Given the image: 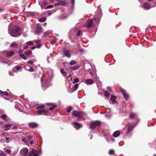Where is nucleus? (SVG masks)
I'll list each match as a JSON object with an SVG mask.
<instances>
[{
	"label": "nucleus",
	"mask_w": 156,
	"mask_h": 156,
	"mask_svg": "<svg viewBox=\"0 0 156 156\" xmlns=\"http://www.w3.org/2000/svg\"><path fill=\"white\" fill-rule=\"evenodd\" d=\"M90 75L93 76V73L92 72H90Z\"/></svg>",
	"instance_id": "obj_64"
},
{
	"label": "nucleus",
	"mask_w": 156,
	"mask_h": 156,
	"mask_svg": "<svg viewBox=\"0 0 156 156\" xmlns=\"http://www.w3.org/2000/svg\"><path fill=\"white\" fill-rule=\"evenodd\" d=\"M45 106L44 105H41L40 106H37L36 108V109H37L39 110H41L43 109L44 108Z\"/></svg>",
	"instance_id": "obj_31"
},
{
	"label": "nucleus",
	"mask_w": 156,
	"mask_h": 156,
	"mask_svg": "<svg viewBox=\"0 0 156 156\" xmlns=\"http://www.w3.org/2000/svg\"><path fill=\"white\" fill-rule=\"evenodd\" d=\"M115 98L116 97L115 96L112 95L110 100L113 104H114L115 103H117V102L115 101Z\"/></svg>",
	"instance_id": "obj_17"
},
{
	"label": "nucleus",
	"mask_w": 156,
	"mask_h": 156,
	"mask_svg": "<svg viewBox=\"0 0 156 156\" xmlns=\"http://www.w3.org/2000/svg\"><path fill=\"white\" fill-rule=\"evenodd\" d=\"M120 91L122 94L124 99L125 100L127 101L129 98V96L126 93V91L122 88L120 89Z\"/></svg>",
	"instance_id": "obj_9"
},
{
	"label": "nucleus",
	"mask_w": 156,
	"mask_h": 156,
	"mask_svg": "<svg viewBox=\"0 0 156 156\" xmlns=\"http://www.w3.org/2000/svg\"><path fill=\"white\" fill-rule=\"evenodd\" d=\"M46 20V18L45 17H42V18L38 19L39 22H44Z\"/></svg>",
	"instance_id": "obj_29"
},
{
	"label": "nucleus",
	"mask_w": 156,
	"mask_h": 156,
	"mask_svg": "<svg viewBox=\"0 0 156 156\" xmlns=\"http://www.w3.org/2000/svg\"><path fill=\"white\" fill-rule=\"evenodd\" d=\"M2 118L5 120L6 121H7L8 120L7 119H5V118L6 117V115H2Z\"/></svg>",
	"instance_id": "obj_40"
},
{
	"label": "nucleus",
	"mask_w": 156,
	"mask_h": 156,
	"mask_svg": "<svg viewBox=\"0 0 156 156\" xmlns=\"http://www.w3.org/2000/svg\"><path fill=\"white\" fill-rule=\"evenodd\" d=\"M34 43L32 41H30L27 42L26 43V44L28 45H34Z\"/></svg>",
	"instance_id": "obj_37"
},
{
	"label": "nucleus",
	"mask_w": 156,
	"mask_h": 156,
	"mask_svg": "<svg viewBox=\"0 0 156 156\" xmlns=\"http://www.w3.org/2000/svg\"><path fill=\"white\" fill-rule=\"evenodd\" d=\"M107 89L108 90V91H109L110 92L111 91V88L110 87H107Z\"/></svg>",
	"instance_id": "obj_53"
},
{
	"label": "nucleus",
	"mask_w": 156,
	"mask_h": 156,
	"mask_svg": "<svg viewBox=\"0 0 156 156\" xmlns=\"http://www.w3.org/2000/svg\"><path fill=\"white\" fill-rule=\"evenodd\" d=\"M57 107L56 105H55L49 108V110L51 111H53L54 108Z\"/></svg>",
	"instance_id": "obj_41"
},
{
	"label": "nucleus",
	"mask_w": 156,
	"mask_h": 156,
	"mask_svg": "<svg viewBox=\"0 0 156 156\" xmlns=\"http://www.w3.org/2000/svg\"><path fill=\"white\" fill-rule=\"evenodd\" d=\"M81 34V31L80 30H78L76 32V35L79 36Z\"/></svg>",
	"instance_id": "obj_46"
},
{
	"label": "nucleus",
	"mask_w": 156,
	"mask_h": 156,
	"mask_svg": "<svg viewBox=\"0 0 156 156\" xmlns=\"http://www.w3.org/2000/svg\"><path fill=\"white\" fill-rule=\"evenodd\" d=\"M76 63V62L75 60H73L70 62L69 64L70 65H73Z\"/></svg>",
	"instance_id": "obj_36"
},
{
	"label": "nucleus",
	"mask_w": 156,
	"mask_h": 156,
	"mask_svg": "<svg viewBox=\"0 0 156 156\" xmlns=\"http://www.w3.org/2000/svg\"><path fill=\"white\" fill-rule=\"evenodd\" d=\"M5 151L7 153L9 154H11L12 152L9 149H6Z\"/></svg>",
	"instance_id": "obj_42"
},
{
	"label": "nucleus",
	"mask_w": 156,
	"mask_h": 156,
	"mask_svg": "<svg viewBox=\"0 0 156 156\" xmlns=\"http://www.w3.org/2000/svg\"><path fill=\"white\" fill-rule=\"evenodd\" d=\"M40 30L39 29H36L35 31V32L36 34H39L40 33Z\"/></svg>",
	"instance_id": "obj_47"
},
{
	"label": "nucleus",
	"mask_w": 156,
	"mask_h": 156,
	"mask_svg": "<svg viewBox=\"0 0 156 156\" xmlns=\"http://www.w3.org/2000/svg\"><path fill=\"white\" fill-rule=\"evenodd\" d=\"M85 83L87 84H91L94 83V81L90 79H88L86 80Z\"/></svg>",
	"instance_id": "obj_16"
},
{
	"label": "nucleus",
	"mask_w": 156,
	"mask_h": 156,
	"mask_svg": "<svg viewBox=\"0 0 156 156\" xmlns=\"http://www.w3.org/2000/svg\"><path fill=\"white\" fill-rule=\"evenodd\" d=\"M99 19H98V21L97 22V23H96V24H98L99 23Z\"/></svg>",
	"instance_id": "obj_61"
},
{
	"label": "nucleus",
	"mask_w": 156,
	"mask_h": 156,
	"mask_svg": "<svg viewBox=\"0 0 156 156\" xmlns=\"http://www.w3.org/2000/svg\"><path fill=\"white\" fill-rule=\"evenodd\" d=\"M60 71L61 73L64 76H67V74L64 71V69H60Z\"/></svg>",
	"instance_id": "obj_27"
},
{
	"label": "nucleus",
	"mask_w": 156,
	"mask_h": 156,
	"mask_svg": "<svg viewBox=\"0 0 156 156\" xmlns=\"http://www.w3.org/2000/svg\"><path fill=\"white\" fill-rule=\"evenodd\" d=\"M110 140L111 141H114V139L112 138H110Z\"/></svg>",
	"instance_id": "obj_62"
},
{
	"label": "nucleus",
	"mask_w": 156,
	"mask_h": 156,
	"mask_svg": "<svg viewBox=\"0 0 156 156\" xmlns=\"http://www.w3.org/2000/svg\"><path fill=\"white\" fill-rule=\"evenodd\" d=\"M84 113V112L82 111L78 112L76 111H74L72 112L73 115L75 117H80L82 116V115Z\"/></svg>",
	"instance_id": "obj_5"
},
{
	"label": "nucleus",
	"mask_w": 156,
	"mask_h": 156,
	"mask_svg": "<svg viewBox=\"0 0 156 156\" xmlns=\"http://www.w3.org/2000/svg\"><path fill=\"white\" fill-rule=\"evenodd\" d=\"M38 2L41 9H44V6L47 5L48 4L47 1L46 0H39Z\"/></svg>",
	"instance_id": "obj_6"
},
{
	"label": "nucleus",
	"mask_w": 156,
	"mask_h": 156,
	"mask_svg": "<svg viewBox=\"0 0 156 156\" xmlns=\"http://www.w3.org/2000/svg\"><path fill=\"white\" fill-rule=\"evenodd\" d=\"M136 125L135 126L131 125L130 126H129L127 129V131L126 132V133L127 134L130 131L132 130Z\"/></svg>",
	"instance_id": "obj_15"
},
{
	"label": "nucleus",
	"mask_w": 156,
	"mask_h": 156,
	"mask_svg": "<svg viewBox=\"0 0 156 156\" xmlns=\"http://www.w3.org/2000/svg\"><path fill=\"white\" fill-rule=\"evenodd\" d=\"M34 70V69L32 67H30L29 70V71H30V72H33Z\"/></svg>",
	"instance_id": "obj_54"
},
{
	"label": "nucleus",
	"mask_w": 156,
	"mask_h": 156,
	"mask_svg": "<svg viewBox=\"0 0 156 156\" xmlns=\"http://www.w3.org/2000/svg\"><path fill=\"white\" fill-rule=\"evenodd\" d=\"M93 23L92 19L88 20L86 23L85 26L87 28H90L91 26Z\"/></svg>",
	"instance_id": "obj_11"
},
{
	"label": "nucleus",
	"mask_w": 156,
	"mask_h": 156,
	"mask_svg": "<svg viewBox=\"0 0 156 156\" xmlns=\"http://www.w3.org/2000/svg\"><path fill=\"white\" fill-rule=\"evenodd\" d=\"M0 156H7V155L3 151H0Z\"/></svg>",
	"instance_id": "obj_35"
},
{
	"label": "nucleus",
	"mask_w": 156,
	"mask_h": 156,
	"mask_svg": "<svg viewBox=\"0 0 156 156\" xmlns=\"http://www.w3.org/2000/svg\"><path fill=\"white\" fill-rule=\"evenodd\" d=\"M21 69V67L20 66H17L15 67H14L12 69V71L14 72H16V70H20Z\"/></svg>",
	"instance_id": "obj_22"
},
{
	"label": "nucleus",
	"mask_w": 156,
	"mask_h": 156,
	"mask_svg": "<svg viewBox=\"0 0 156 156\" xmlns=\"http://www.w3.org/2000/svg\"><path fill=\"white\" fill-rule=\"evenodd\" d=\"M76 29H72L71 31H70V32H75V33H76Z\"/></svg>",
	"instance_id": "obj_55"
},
{
	"label": "nucleus",
	"mask_w": 156,
	"mask_h": 156,
	"mask_svg": "<svg viewBox=\"0 0 156 156\" xmlns=\"http://www.w3.org/2000/svg\"><path fill=\"white\" fill-rule=\"evenodd\" d=\"M41 40H37L35 41V42L37 44H41Z\"/></svg>",
	"instance_id": "obj_49"
},
{
	"label": "nucleus",
	"mask_w": 156,
	"mask_h": 156,
	"mask_svg": "<svg viewBox=\"0 0 156 156\" xmlns=\"http://www.w3.org/2000/svg\"><path fill=\"white\" fill-rule=\"evenodd\" d=\"M9 74L10 76H13V73L11 72H9Z\"/></svg>",
	"instance_id": "obj_57"
},
{
	"label": "nucleus",
	"mask_w": 156,
	"mask_h": 156,
	"mask_svg": "<svg viewBox=\"0 0 156 156\" xmlns=\"http://www.w3.org/2000/svg\"><path fill=\"white\" fill-rule=\"evenodd\" d=\"M5 139L6 140V142L7 143H8L10 142L9 140V137H6L5 138Z\"/></svg>",
	"instance_id": "obj_51"
},
{
	"label": "nucleus",
	"mask_w": 156,
	"mask_h": 156,
	"mask_svg": "<svg viewBox=\"0 0 156 156\" xmlns=\"http://www.w3.org/2000/svg\"><path fill=\"white\" fill-rule=\"evenodd\" d=\"M41 47V44H37V45L36 46H34L32 47L31 48V49H34L36 48H40Z\"/></svg>",
	"instance_id": "obj_34"
},
{
	"label": "nucleus",
	"mask_w": 156,
	"mask_h": 156,
	"mask_svg": "<svg viewBox=\"0 0 156 156\" xmlns=\"http://www.w3.org/2000/svg\"><path fill=\"white\" fill-rule=\"evenodd\" d=\"M20 28L17 27L15 29H11L9 28L8 29V33L12 37H19L21 34Z\"/></svg>",
	"instance_id": "obj_1"
},
{
	"label": "nucleus",
	"mask_w": 156,
	"mask_h": 156,
	"mask_svg": "<svg viewBox=\"0 0 156 156\" xmlns=\"http://www.w3.org/2000/svg\"><path fill=\"white\" fill-rule=\"evenodd\" d=\"M53 7V5H48L47 8V9H51Z\"/></svg>",
	"instance_id": "obj_48"
},
{
	"label": "nucleus",
	"mask_w": 156,
	"mask_h": 156,
	"mask_svg": "<svg viewBox=\"0 0 156 156\" xmlns=\"http://www.w3.org/2000/svg\"><path fill=\"white\" fill-rule=\"evenodd\" d=\"M41 154V151H40L39 152L35 150L34 148H32L31 151L28 153V155L29 156H39L40 154Z\"/></svg>",
	"instance_id": "obj_4"
},
{
	"label": "nucleus",
	"mask_w": 156,
	"mask_h": 156,
	"mask_svg": "<svg viewBox=\"0 0 156 156\" xmlns=\"http://www.w3.org/2000/svg\"><path fill=\"white\" fill-rule=\"evenodd\" d=\"M20 57H21L24 60H26L27 59V57L25 56V55H24L23 53H20Z\"/></svg>",
	"instance_id": "obj_32"
},
{
	"label": "nucleus",
	"mask_w": 156,
	"mask_h": 156,
	"mask_svg": "<svg viewBox=\"0 0 156 156\" xmlns=\"http://www.w3.org/2000/svg\"><path fill=\"white\" fill-rule=\"evenodd\" d=\"M56 11V10H55V9L53 10L52 11V13L51 12H48V16H50L51 14L52 13L55 12Z\"/></svg>",
	"instance_id": "obj_44"
},
{
	"label": "nucleus",
	"mask_w": 156,
	"mask_h": 156,
	"mask_svg": "<svg viewBox=\"0 0 156 156\" xmlns=\"http://www.w3.org/2000/svg\"><path fill=\"white\" fill-rule=\"evenodd\" d=\"M52 30H48L44 32L43 35V37H46L48 35L52 33Z\"/></svg>",
	"instance_id": "obj_20"
},
{
	"label": "nucleus",
	"mask_w": 156,
	"mask_h": 156,
	"mask_svg": "<svg viewBox=\"0 0 156 156\" xmlns=\"http://www.w3.org/2000/svg\"><path fill=\"white\" fill-rule=\"evenodd\" d=\"M100 124V122L98 121H96L92 122L90 124V127L92 129H94L96 126H99Z\"/></svg>",
	"instance_id": "obj_7"
},
{
	"label": "nucleus",
	"mask_w": 156,
	"mask_h": 156,
	"mask_svg": "<svg viewBox=\"0 0 156 156\" xmlns=\"http://www.w3.org/2000/svg\"><path fill=\"white\" fill-rule=\"evenodd\" d=\"M0 94H1L2 95H4L6 96H8L9 95V94L7 92H3L1 90H0Z\"/></svg>",
	"instance_id": "obj_28"
},
{
	"label": "nucleus",
	"mask_w": 156,
	"mask_h": 156,
	"mask_svg": "<svg viewBox=\"0 0 156 156\" xmlns=\"http://www.w3.org/2000/svg\"><path fill=\"white\" fill-rule=\"evenodd\" d=\"M14 54V52L13 51H5L1 52L0 53V62L2 63H7V62H4L3 60L5 55L6 54L8 57H10L13 56Z\"/></svg>",
	"instance_id": "obj_2"
},
{
	"label": "nucleus",
	"mask_w": 156,
	"mask_h": 156,
	"mask_svg": "<svg viewBox=\"0 0 156 156\" xmlns=\"http://www.w3.org/2000/svg\"><path fill=\"white\" fill-rule=\"evenodd\" d=\"M64 54L68 58L70 57L71 55L69 51L66 49L64 50Z\"/></svg>",
	"instance_id": "obj_14"
},
{
	"label": "nucleus",
	"mask_w": 156,
	"mask_h": 156,
	"mask_svg": "<svg viewBox=\"0 0 156 156\" xmlns=\"http://www.w3.org/2000/svg\"><path fill=\"white\" fill-rule=\"evenodd\" d=\"M18 46V44L16 43H12L10 44V48H16Z\"/></svg>",
	"instance_id": "obj_24"
},
{
	"label": "nucleus",
	"mask_w": 156,
	"mask_h": 156,
	"mask_svg": "<svg viewBox=\"0 0 156 156\" xmlns=\"http://www.w3.org/2000/svg\"><path fill=\"white\" fill-rule=\"evenodd\" d=\"M27 63L28 64H33V62L32 60H30L27 62Z\"/></svg>",
	"instance_id": "obj_52"
},
{
	"label": "nucleus",
	"mask_w": 156,
	"mask_h": 156,
	"mask_svg": "<svg viewBox=\"0 0 156 156\" xmlns=\"http://www.w3.org/2000/svg\"><path fill=\"white\" fill-rule=\"evenodd\" d=\"M12 124H10L5 125L4 126V128H5L4 130L6 131L9 130V128L12 126Z\"/></svg>",
	"instance_id": "obj_23"
},
{
	"label": "nucleus",
	"mask_w": 156,
	"mask_h": 156,
	"mask_svg": "<svg viewBox=\"0 0 156 156\" xmlns=\"http://www.w3.org/2000/svg\"><path fill=\"white\" fill-rule=\"evenodd\" d=\"M58 5H59V4H58V3H55V6H58Z\"/></svg>",
	"instance_id": "obj_60"
},
{
	"label": "nucleus",
	"mask_w": 156,
	"mask_h": 156,
	"mask_svg": "<svg viewBox=\"0 0 156 156\" xmlns=\"http://www.w3.org/2000/svg\"><path fill=\"white\" fill-rule=\"evenodd\" d=\"M80 67V66L77 65L74 67H73L70 68V69L72 70H76Z\"/></svg>",
	"instance_id": "obj_26"
},
{
	"label": "nucleus",
	"mask_w": 156,
	"mask_h": 156,
	"mask_svg": "<svg viewBox=\"0 0 156 156\" xmlns=\"http://www.w3.org/2000/svg\"><path fill=\"white\" fill-rule=\"evenodd\" d=\"M32 54V51H26L25 52V55L26 56H28L29 55H31Z\"/></svg>",
	"instance_id": "obj_33"
},
{
	"label": "nucleus",
	"mask_w": 156,
	"mask_h": 156,
	"mask_svg": "<svg viewBox=\"0 0 156 156\" xmlns=\"http://www.w3.org/2000/svg\"><path fill=\"white\" fill-rule=\"evenodd\" d=\"M78 86H79V84L78 83L75 84L74 86V89L71 91H69V92H70V93H72L74 91L76 90H77V88H78Z\"/></svg>",
	"instance_id": "obj_25"
},
{
	"label": "nucleus",
	"mask_w": 156,
	"mask_h": 156,
	"mask_svg": "<svg viewBox=\"0 0 156 156\" xmlns=\"http://www.w3.org/2000/svg\"><path fill=\"white\" fill-rule=\"evenodd\" d=\"M71 3H72L73 5L72 6V7L73 8L74 6V3H75V1L74 0H71Z\"/></svg>",
	"instance_id": "obj_50"
},
{
	"label": "nucleus",
	"mask_w": 156,
	"mask_h": 156,
	"mask_svg": "<svg viewBox=\"0 0 156 156\" xmlns=\"http://www.w3.org/2000/svg\"><path fill=\"white\" fill-rule=\"evenodd\" d=\"M58 39L57 38L55 37L54 39L51 41L50 42L51 44H54L56 42Z\"/></svg>",
	"instance_id": "obj_30"
},
{
	"label": "nucleus",
	"mask_w": 156,
	"mask_h": 156,
	"mask_svg": "<svg viewBox=\"0 0 156 156\" xmlns=\"http://www.w3.org/2000/svg\"><path fill=\"white\" fill-rule=\"evenodd\" d=\"M109 154L110 155H112L114 154V151L113 150H111L109 151Z\"/></svg>",
	"instance_id": "obj_39"
},
{
	"label": "nucleus",
	"mask_w": 156,
	"mask_h": 156,
	"mask_svg": "<svg viewBox=\"0 0 156 156\" xmlns=\"http://www.w3.org/2000/svg\"><path fill=\"white\" fill-rule=\"evenodd\" d=\"M72 124L74 127L77 130H78L82 127V124L77 122H73Z\"/></svg>",
	"instance_id": "obj_10"
},
{
	"label": "nucleus",
	"mask_w": 156,
	"mask_h": 156,
	"mask_svg": "<svg viewBox=\"0 0 156 156\" xmlns=\"http://www.w3.org/2000/svg\"><path fill=\"white\" fill-rule=\"evenodd\" d=\"M50 77L45 80L44 81L42 82V79L41 78V80L42 83V86L45 89L48 87L49 84Z\"/></svg>",
	"instance_id": "obj_3"
},
{
	"label": "nucleus",
	"mask_w": 156,
	"mask_h": 156,
	"mask_svg": "<svg viewBox=\"0 0 156 156\" xmlns=\"http://www.w3.org/2000/svg\"><path fill=\"white\" fill-rule=\"evenodd\" d=\"M72 109V107L71 106H69L68 107L67 111L68 112H70Z\"/></svg>",
	"instance_id": "obj_38"
},
{
	"label": "nucleus",
	"mask_w": 156,
	"mask_h": 156,
	"mask_svg": "<svg viewBox=\"0 0 156 156\" xmlns=\"http://www.w3.org/2000/svg\"><path fill=\"white\" fill-rule=\"evenodd\" d=\"M144 7L146 10H148L151 8L150 4L146 2L144 3Z\"/></svg>",
	"instance_id": "obj_13"
},
{
	"label": "nucleus",
	"mask_w": 156,
	"mask_h": 156,
	"mask_svg": "<svg viewBox=\"0 0 156 156\" xmlns=\"http://www.w3.org/2000/svg\"><path fill=\"white\" fill-rule=\"evenodd\" d=\"M119 131H116L113 133V136L115 137H116L119 136Z\"/></svg>",
	"instance_id": "obj_21"
},
{
	"label": "nucleus",
	"mask_w": 156,
	"mask_h": 156,
	"mask_svg": "<svg viewBox=\"0 0 156 156\" xmlns=\"http://www.w3.org/2000/svg\"><path fill=\"white\" fill-rule=\"evenodd\" d=\"M34 141L33 140H31L30 141V144L31 145L32 144L34 143Z\"/></svg>",
	"instance_id": "obj_58"
},
{
	"label": "nucleus",
	"mask_w": 156,
	"mask_h": 156,
	"mask_svg": "<svg viewBox=\"0 0 156 156\" xmlns=\"http://www.w3.org/2000/svg\"><path fill=\"white\" fill-rule=\"evenodd\" d=\"M58 4L60 5L65 6L66 5V2L64 1H58Z\"/></svg>",
	"instance_id": "obj_18"
},
{
	"label": "nucleus",
	"mask_w": 156,
	"mask_h": 156,
	"mask_svg": "<svg viewBox=\"0 0 156 156\" xmlns=\"http://www.w3.org/2000/svg\"><path fill=\"white\" fill-rule=\"evenodd\" d=\"M79 78H76L74 79L73 83H77L79 82Z\"/></svg>",
	"instance_id": "obj_43"
},
{
	"label": "nucleus",
	"mask_w": 156,
	"mask_h": 156,
	"mask_svg": "<svg viewBox=\"0 0 156 156\" xmlns=\"http://www.w3.org/2000/svg\"><path fill=\"white\" fill-rule=\"evenodd\" d=\"M110 95V93H109L107 91H106L105 93V97H108Z\"/></svg>",
	"instance_id": "obj_45"
},
{
	"label": "nucleus",
	"mask_w": 156,
	"mask_h": 156,
	"mask_svg": "<svg viewBox=\"0 0 156 156\" xmlns=\"http://www.w3.org/2000/svg\"><path fill=\"white\" fill-rule=\"evenodd\" d=\"M49 111L44 109L38 110L37 111V113L39 115H48Z\"/></svg>",
	"instance_id": "obj_8"
},
{
	"label": "nucleus",
	"mask_w": 156,
	"mask_h": 156,
	"mask_svg": "<svg viewBox=\"0 0 156 156\" xmlns=\"http://www.w3.org/2000/svg\"><path fill=\"white\" fill-rule=\"evenodd\" d=\"M3 9L2 8H0V12L2 11H3Z\"/></svg>",
	"instance_id": "obj_63"
},
{
	"label": "nucleus",
	"mask_w": 156,
	"mask_h": 156,
	"mask_svg": "<svg viewBox=\"0 0 156 156\" xmlns=\"http://www.w3.org/2000/svg\"><path fill=\"white\" fill-rule=\"evenodd\" d=\"M28 45H26L23 48L24 49H27V48H28Z\"/></svg>",
	"instance_id": "obj_56"
},
{
	"label": "nucleus",
	"mask_w": 156,
	"mask_h": 156,
	"mask_svg": "<svg viewBox=\"0 0 156 156\" xmlns=\"http://www.w3.org/2000/svg\"><path fill=\"white\" fill-rule=\"evenodd\" d=\"M13 129H17V127L16 126H15L13 127L12 128Z\"/></svg>",
	"instance_id": "obj_59"
},
{
	"label": "nucleus",
	"mask_w": 156,
	"mask_h": 156,
	"mask_svg": "<svg viewBox=\"0 0 156 156\" xmlns=\"http://www.w3.org/2000/svg\"><path fill=\"white\" fill-rule=\"evenodd\" d=\"M38 124L35 122H30L28 124L29 126L31 128H35L37 126Z\"/></svg>",
	"instance_id": "obj_12"
},
{
	"label": "nucleus",
	"mask_w": 156,
	"mask_h": 156,
	"mask_svg": "<svg viewBox=\"0 0 156 156\" xmlns=\"http://www.w3.org/2000/svg\"><path fill=\"white\" fill-rule=\"evenodd\" d=\"M129 117L131 118H136L137 117V115L136 114L133 113H131L130 114Z\"/></svg>",
	"instance_id": "obj_19"
}]
</instances>
